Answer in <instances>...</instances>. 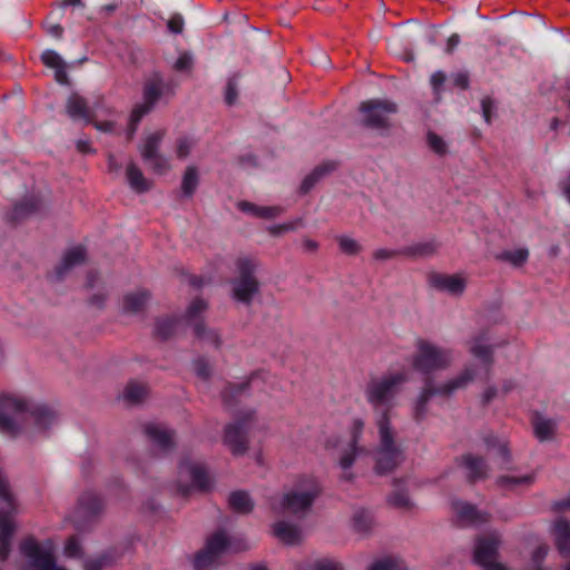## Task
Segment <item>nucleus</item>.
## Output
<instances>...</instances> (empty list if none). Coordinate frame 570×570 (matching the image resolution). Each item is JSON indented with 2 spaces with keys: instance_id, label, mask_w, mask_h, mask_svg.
I'll return each mask as SVG.
<instances>
[{
  "instance_id": "nucleus-6",
  "label": "nucleus",
  "mask_w": 570,
  "mask_h": 570,
  "mask_svg": "<svg viewBox=\"0 0 570 570\" xmlns=\"http://www.w3.org/2000/svg\"><path fill=\"white\" fill-rule=\"evenodd\" d=\"M322 491V485L316 478L303 475L296 481L293 489L284 493L282 508L292 514L305 515Z\"/></svg>"
},
{
  "instance_id": "nucleus-63",
  "label": "nucleus",
  "mask_w": 570,
  "mask_h": 570,
  "mask_svg": "<svg viewBox=\"0 0 570 570\" xmlns=\"http://www.w3.org/2000/svg\"><path fill=\"white\" fill-rule=\"evenodd\" d=\"M445 80H446V76L443 71H435L434 73H432L431 86H432L434 92H436V94L440 92Z\"/></svg>"
},
{
  "instance_id": "nucleus-28",
  "label": "nucleus",
  "mask_w": 570,
  "mask_h": 570,
  "mask_svg": "<svg viewBox=\"0 0 570 570\" xmlns=\"http://www.w3.org/2000/svg\"><path fill=\"white\" fill-rule=\"evenodd\" d=\"M532 425L534 435L540 442H546L553 439L557 429V422L554 420L546 419L540 414H535L532 420Z\"/></svg>"
},
{
  "instance_id": "nucleus-2",
  "label": "nucleus",
  "mask_w": 570,
  "mask_h": 570,
  "mask_svg": "<svg viewBox=\"0 0 570 570\" xmlns=\"http://www.w3.org/2000/svg\"><path fill=\"white\" fill-rule=\"evenodd\" d=\"M56 421V412L48 405L36 403L18 394H0V431L11 436L38 433Z\"/></svg>"
},
{
  "instance_id": "nucleus-22",
  "label": "nucleus",
  "mask_w": 570,
  "mask_h": 570,
  "mask_svg": "<svg viewBox=\"0 0 570 570\" xmlns=\"http://www.w3.org/2000/svg\"><path fill=\"white\" fill-rule=\"evenodd\" d=\"M40 209V199L36 196H29L14 204L13 208L7 214V219L13 224H18L38 214Z\"/></svg>"
},
{
  "instance_id": "nucleus-24",
  "label": "nucleus",
  "mask_w": 570,
  "mask_h": 570,
  "mask_svg": "<svg viewBox=\"0 0 570 570\" xmlns=\"http://www.w3.org/2000/svg\"><path fill=\"white\" fill-rule=\"evenodd\" d=\"M556 547L563 558L570 557V522L558 519L552 528Z\"/></svg>"
},
{
  "instance_id": "nucleus-9",
  "label": "nucleus",
  "mask_w": 570,
  "mask_h": 570,
  "mask_svg": "<svg viewBox=\"0 0 570 570\" xmlns=\"http://www.w3.org/2000/svg\"><path fill=\"white\" fill-rule=\"evenodd\" d=\"M0 561H6L11 552L14 525L11 518L17 513V500L9 485L0 479Z\"/></svg>"
},
{
  "instance_id": "nucleus-41",
  "label": "nucleus",
  "mask_w": 570,
  "mask_h": 570,
  "mask_svg": "<svg viewBox=\"0 0 570 570\" xmlns=\"http://www.w3.org/2000/svg\"><path fill=\"white\" fill-rule=\"evenodd\" d=\"M495 258L501 262L510 263L515 267L522 266L529 258V250L527 248H518L514 250H503L499 253Z\"/></svg>"
},
{
  "instance_id": "nucleus-17",
  "label": "nucleus",
  "mask_w": 570,
  "mask_h": 570,
  "mask_svg": "<svg viewBox=\"0 0 570 570\" xmlns=\"http://www.w3.org/2000/svg\"><path fill=\"white\" fill-rule=\"evenodd\" d=\"M452 509L458 521L463 525H478L489 520L488 513L479 511L473 504L461 500H454Z\"/></svg>"
},
{
  "instance_id": "nucleus-26",
  "label": "nucleus",
  "mask_w": 570,
  "mask_h": 570,
  "mask_svg": "<svg viewBox=\"0 0 570 570\" xmlns=\"http://www.w3.org/2000/svg\"><path fill=\"white\" fill-rule=\"evenodd\" d=\"M149 298L150 294L146 289L128 293L122 298V309L125 313L129 314L139 313L144 309Z\"/></svg>"
},
{
  "instance_id": "nucleus-37",
  "label": "nucleus",
  "mask_w": 570,
  "mask_h": 570,
  "mask_svg": "<svg viewBox=\"0 0 570 570\" xmlns=\"http://www.w3.org/2000/svg\"><path fill=\"white\" fill-rule=\"evenodd\" d=\"M118 558L116 550H107L95 558L87 559L83 562L85 570H101L105 567L111 566Z\"/></svg>"
},
{
  "instance_id": "nucleus-56",
  "label": "nucleus",
  "mask_w": 570,
  "mask_h": 570,
  "mask_svg": "<svg viewBox=\"0 0 570 570\" xmlns=\"http://www.w3.org/2000/svg\"><path fill=\"white\" fill-rule=\"evenodd\" d=\"M238 97L237 83L234 78H229L225 89V102L232 106L236 102Z\"/></svg>"
},
{
  "instance_id": "nucleus-34",
  "label": "nucleus",
  "mask_w": 570,
  "mask_h": 570,
  "mask_svg": "<svg viewBox=\"0 0 570 570\" xmlns=\"http://www.w3.org/2000/svg\"><path fill=\"white\" fill-rule=\"evenodd\" d=\"M127 180L131 189L136 193H146L150 189V184L145 178L142 171L137 167L136 164L129 163L126 169Z\"/></svg>"
},
{
  "instance_id": "nucleus-45",
  "label": "nucleus",
  "mask_w": 570,
  "mask_h": 570,
  "mask_svg": "<svg viewBox=\"0 0 570 570\" xmlns=\"http://www.w3.org/2000/svg\"><path fill=\"white\" fill-rule=\"evenodd\" d=\"M367 570H406V566L399 558L387 557L373 562Z\"/></svg>"
},
{
  "instance_id": "nucleus-55",
  "label": "nucleus",
  "mask_w": 570,
  "mask_h": 570,
  "mask_svg": "<svg viewBox=\"0 0 570 570\" xmlns=\"http://www.w3.org/2000/svg\"><path fill=\"white\" fill-rule=\"evenodd\" d=\"M185 27L184 17L180 13H174L167 21V28L169 32L179 35L183 32Z\"/></svg>"
},
{
  "instance_id": "nucleus-50",
  "label": "nucleus",
  "mask_w": 570,
  "mask_h": 570,
  "mask_svg": "<svg viewBox=\"0 0 570 570\" xmlns=\"http://www.w3.org/2000/svg\"><path fill=\"white\" fill-rule=\"evenodd\" d=\"M304 225L302 218H296L292 222L271 226L268 233L272 236H279L283 233L294 232Z\"/></svg>"
},
{
  "instance_id": "nucleus-47",
  "label": "nucleus",
  "mask_w": 570,
  "mask_h": 570,
  "mask_svg": "<svg viewBox=\"0 0 570 570\" xmlns=\"http://www.w3.org/2000/svg\"><path fill=\"white\" fill-rule=\"evenodd\" d=\"M354 529L358 532H367L372 525V515L366 510L356 511L353 517Z\"/></svg>"
},
{
  "instance_id": "nucleus-5",
  "label": "nucleus",
  "mask_w": 570,
  "mask_h": 570,
  "mask_svg": "<svg viewBox=\"0 0 570 570\" xmlns=\"http://www.w3.org/2000/svg\"><path fill=\"white\" fill-rule=\"evenodd\" d=\"M475 372L472 366L465 367L458 376L448 382L434 386L431 377H426L424 387L419 394L413 405V419L416 423H421L428 414V404L435 395L449 396L460 389H464L474 380Z\"/></svg>"
},
{
  "instance_id": "nucleus-53",
  "label": "nucleus",
  "mask_w": 570,
  "mask_h": 570,
  "mask_svg": "<svg viewBox=\"0 0 570 570\" xmlns=\"http://www.w3.org/2000/svg\"><path fill=\"white\" fill-rule=\"evenodd\" d=\"M337 240L341 250L347 255H356L361 250L360 244L353 238L341 236Z\"/></svg>"
},
{
  "instance_id": "nucleus-36",
  "label": "nucleus",
  "mask_w": 570,
  "mask_h": 570,
  "mask_svg": "<svg viewBox=\"0 0 570 570\" xmlns=\"http://www.w3.org/2000/svg\"><path fill=\"white\" fill-rule=\"evenodd\" d=\"M194 334L199 341L213 345L215 348H219L222 345V338L216 330L207 328L204 322H196L194 324Z\"/></svg>"
},
{
  "instance_id": "nucleus-32",
  "label": "nucleus",
  "mask_w": 570,
  "mask_h": 570,
  "mask_svg": "<svg viewBox=\"0 0 570 570\" xmlns=\"http://www.w3.org/2000/svg\"><path fill=\"white\" fill-rule=\"evenodd\" d=\"M71 274V248H66L61 262L56 265L53 271L48 275L50 283L57 286L66 281Z\"/></svg>"
},
{
  "instance_id": "nucleus-19",
  "label": "nucleus",
  "mask_w": 570,
  "mask_h": 570,
  "mask_svg": "<svg viewBox=\"0 0 570 570\" xmlns=\"http://www.w3.org/2000/svg\"><path fill=\"white\" fill-rule=\"evenodd\" d=\"M180 473H188L191 487L205 491L210 487V478L204 464L194 463L189 459H183L179 464Z\"/></svg>"
},
{
  "instance_id": "nucleus-60",
  "label": "nucleus",
  "mask_w": 570,
  "mask_h": 570,
  "mask_svg": "<svg viewBox=\"0 0 570 570\" xmlns=\"http://www.w3.org/2000/svg\"><path fill=\"white\" fill-rule=\"evenodd\" d=\"M401 255H402V249L380 248L373 253V257L377 261H386V259L395 258Z\"/></svg>"
},
{
  "instance_id": "nucleus-13",
  "label": "nucleus",
  "mask_w": 570,
  "mask_h": 570,
  "mask_svg": "<svg viewBox=\"0 0 570 570\" xmlns=\"http://www.w3.org/2000/svg\"><path fill=\"white\" fill-rule=\"evenodd\" d=\"M164 136L165 132L163 130L151 132L145 137L139 146L142 160L158 175L165 174L170 168L167 157L159 151Z\"/></svg>"
},
{
  "instance_id": "nucleus-54",
  "label": "nucleus",
  "mask_w": 570,
  "mask_h": 570,
  "mask_svg": "<svg viewBox=\"0 0 570 570\" xmlns=\"http://www.w3.org/2000/svg\"><path fill=\"white\" fill-rule=\"evenodd\" d=\"M549 548L547 546H539L533 552H532V566L529 570H544L542 567V562L544 561L547 554H548Z\"/></svg>"
},
{
  "instance_id": "nucleus-40",
  "label": "nucleus",
  "mask_w": 570,
  "mask_h": 570,
  "mask_svg": "<svg viewBox=\"0 0 570 570\" xmlns=\"http://www.w3.org/2000/svg\"><path fill=\"white\" fill-rule=\"evenodd\" d=\"M470 352L473 356L479 358L484 365L487 377L489 376L492 363H493V350L489 345H482L478 341H475L471 347Z\"/></svg>"
},
{
  "instance_id": "nucleus-49",
  "label": "nucleus",
  "mask_w": 570,
  "mask_h": 570,
  "mask_svg": "<svg viewBox=\"0 0 570 570\" xmlns=\"http://www.w3.org/2000/svg\"><path fill=\"white\" fill-rule=\"evenodd\" d=\"M206 309L207 303L203 298L197 297L193 299L189 306L187 307L185 318L188 322H191L196 320L200 314H203Z\"/></svg>"
},
{
  "instance_id": "nucleus-31",
  "label": "nucleus",
  "mask_w": 570,
  "mask_h": 570,
  "mask_svg": "<svg viewBox=\"0 0 570 570\" xmlns=\"http://www.w3.org/2000/svg\"><path fill=\"white\" fill-rule=\"evenodd\" d=\"M405 480H394V490L389 495V503L397 509L411 510L413 502L411 501L407 490L404 488Z\"/></svg>"
},
{
  "instance_id": "nucleus-23",
  "label": "nucleus",
  "mask_w": 570,
  "mask_h": 570,
  "mask_svg": "<svg viewBox=\"0 0 570 570\" xmlns=\"http://www.w3.org/2000/svg\"><path fill=\"white\" fill-rule=\"evenodd\" d=\"M71 6V0H61L57 4L56 8H53L46 20L43 21V28L48 36L55 39H60L63 35V28L60 24V19L63 16L65 9Z\"/></svg>"
},
{
  "instance_id": "nucleus-39",
  "label": "nucleus",
  "mask_w": 570,
  "mask_h": 570,
  "mask_svg": "<svg viewBox=\"0 0 570 570\" xmlns=\"http://www.w3.org/2000/svg\"><path fill=\"white\" fill-rule=\"evenodd\" d=\"M229 549V540L223 531L215 532L208 540L205 547L206 551L215 554L217 558Z\"/></svg>"
},
{
  "instance_id": "nucleus-51",
  "label": "nucleus",
  "mask_w": 570,
  "mask_h": 570,
  "mask_svg": "<svg viewBox=\"0 0 570 570\" xmlns=\"http://www.w3.org/2000/svg\"><path fill=\"white\" fill-rule=\"evenodd\" d=\"M193 367L196 375L204 380L208 381L212 376V366L209 362L205 357H198L193 362Z\"/></svg>"
},
{
  "instance_id": "nucleus-25",
  "label": "nucleus",
  "mask_w": 570,
  "mask_h": 570,
  "mask_svg": "<svg viewBox=\"0 0 570 570\" xmlns=\"http://www.w3.org/2000/svg\"><path fill=\"white\" fill-rule=\"evenodd\" d=\"M482 440L488 451H495L497 455L501 459L502 464L510 463L511 453L505 440L500 439L492 432L485 433Z\"/></svg>"
},
{
  "instance_id": "nucleus-52",
  "label": "nucleus",
  "mask_w": 570,
  "mask_h": 570,
  "mask_svg": "<svg viewBox=\"0 0 570 570\" xmlns=\"http://www.w3.org/2000/svg\"><path fill=\"white\" fill-rule=\"evenodd\" d=\"M428 145L431 150H433L436 155L443 156L448 151V147L443 138L435 132L430 131L428 134Z\"/></svg>"
},
{
  "instance_id": "nucleus-29",
  "label": "nucleus",
  "mask_w": 570,
  "mask_h": 570,
  "mask_svg": "<svg viewBox=\"0 0 570 570\" xmlns=\"http://www.w3.org/2000/svg\"><path fill=\"white\" fill-rule=\"evenodd\" d=\"M273 533L286 544H295L301 539V530L298 527L286 521L275 522L273 525Z\"/></svg>"
},
{
  "instance_id": "nucleus-18",
  "label": "nucleus",
  "mask_w": 570,
  "mask_h": 570,
  "mask_svg": "<svg viewBox=\"0 0 570 570\" xmlns=\"http://www.w3.org/2000/svg\"><path fill=\"white\" fill-rule=\"evenodd\" d=\"M460 464L465 469L466 478L470 483L488 478L489 465L483 456L468 453L461 456Z\"/></svg>"
},
{
  "instance_id": "nucleus-8",
  "label": "nucleus",
  "mask_w": 570,
  "mask_h": 570,
  "mask_svg": "<svg viewBox=\"0 0 570 570\" xmlns=\"http://www.w3.org/2000/svg\"><path fill=\"white\" fill-rule=\"evenodd\" d=\"M415 346L412 366L424 375L429 376L435 371L446 368L452 363V353L448 348L436 346L423 338H419Z\"/></svg>"
},
{
  "instance_id": "nucleus-12",
  "label": "nucleus",
  "mask_w": 570,
  "mask_h": 570,
  "mask_svg": "<svg viewBox=\"0 0 570 570\" xmlns=\"http://www.w3.org/2000/svg\"><path fill=\"white\" fill-rule=\"evenodd\" d=\"M254 412L249 411L242 414L235 422L225 428L224 443L229 448L234 455H243L248 449V431Z\"/></svg>"
},
{
  "instance_id": "nucleus-20",
  "label": "nucleus",
  "mask_w": 570,
  "mask_h": 570,
  "mask_svg": "<svg viewBox=\"0 0 570 570\" xmlns=\"http://www.w3.org/2000/svg\"><path fill=\"white\" fill-rule=\"evenodd\" d=\"M429 283L432 287L448 292L451 295H461L465 289V281L459 275H445L433 273L429 276Z\"/></svg>"
},
{
  "instance_id": "nucleus-11",
  "label": "nucleus",
  "mask_w": 570,
  "mask_h": 570,
  "mask_svg": "<svg viewBox=\"0 0 570 570\" xmlns=\"http://www.w3.org/2000/svg\"><path fill=\"white\" fill-rule=\"evenodd\" d=\"M105 509V499L95 491L83 492L73 511V529L83 531L89 529L101 517Z\"/></svg>"
},
{
  "instance_id": "nucleus-3",
  "label": "nucleus",
  "mask_w": 570,
  "mask_h": 570,
  "mask_svg": "<svg viewBox=\"0 0 570 570\" xmlns=\"http://www.w3.org/2000/svg\"><path fill=\"white\" fill-rule=\"evenodd\" d=\"M174 79H166L160 72H153L144 82L142 102L137 104L129 117L128 138L131 139L141 119L149 114L161 97L174 95Z\"/></svg>"
},
{
  "instance_id": "nucleus-58",
  "label": "nucleus",
  "mask_w": 570,
  "mask_h": 570,
  "mask_svg": "<svg viewBox=\"0 0 570 570\" xmlns=\"http://www.w3.org/2000/svg\"><path fill=\"white\" fill-rule=\"evenodd\" d=\"M284 213V208L281 206H261L258 218H275Z\"/></svg>"
},
{
  "instance_id": "nucleus-59",
  "label": "nucleus",
  "mask_w": 570,
  "mask_h": 570,
  "mask_svg": "<svg viewBox=\"0 0 570 570\" xmlns=\"http://www.w3.org/2000/svg\"><path fill=\"white\" fill-rule=\"evenodd\" d=\"M193 65V58L188 52H184L179 55L177 60L174 63V68L177 71H186L191 68Z\"/></svg>"
},
{
  "instance_id": "nucleus-43",
  "label": "nucleus",
  "mask_w": 570,
  "mask_h": 570,
  "mask_svg": "<svg viewBox=\"0 0 570 570\" xmlns=\"http://www.w3.org/2000/svg\"><path fill=\"white\" fill-rule=\"evenodd\" d=\"M435 252V244L433 242L417 243L402 248V255L410 257H424L432 255Z\"/></svg>"
},
{
  "instance_id": "nucleus-4",
  "label": "nucleus",
  "mask_w": 570,
  "mask_h": 570,
  "mask_svg": "<svg viewBox=\"0 0 570 570\" xmlns=\"http://www.w3.org/2000/svg\"><path fill=\"white\" fill-rule=\"evenodd\" d=\"M237 276L230 279L232 297L237 303L250 306L261 292V283L256 277L259 263L255 257L240 256L235 262Z\"/></svg>"
},
{
  "instance_id": "nucleus-30",
  "label": "nucleus",
  "mask_w": 570,
  "mask_h": 570,
  "mask_svg": "<svg viewBox=\"0 0 570 570\" xmlns=\"http://www.w3.org/2000/svg\"><path fill=\"white\" fill-rule=\"evenodd\" d=\"M336 168L335 161L324 163L313 169L301 184V193L307 194L326 174L333 171Z\"/></svg>"
},
{
  "instance_id": "nucleus-27",
  "label": "nucleus",
  "mask_w": 570,
  "mask_h": 570,
  "mask_svg": "<svg viewBox=\"0 0 570 570\" xmlns=\"http://www.w3.org/2000/svg\"><path fill=\"white\" fill-rule=\"evenodd\" d=\"M180 324V318L177 316L158 317L155 323L154 334L161 341H167L173 337Z\"/></svg>"
},
{
  "instance_id": "nucleus-44",
  "label": "nucleus",
  "mask_w": 570,
  "mask_h": 570,
  "mask_svg": "<svg viewBox=\"0 0 570 570\" xmlns=\"http://www.w3.org/2000/svg\"><path fill=\"white\" fill-rule=\"evenodd\" d=\"M147 394V389L144 384L138 382H129L125 389L124 396L130 403H138L144 400Z\"/></svg>"
},
{
  "instance_id": "nucleus-21",
  "label": "nucleus",
  "mask_w": 570,
  "mask_h": 570,
  "mask_svg": "<svg viewBox=\"0 0 570 570\" xmlns=\"http://www.w3.org/2000/svg\"><path fill=\"white\" fill-rule=\"evenodd\" d=\"M364 430V422L361 419H355L351 428V442L350 449L343 453L340 460V465L343 470L350 469L356 459V455L362 452V448L358 446V442L362 438Z\"/></svg>"
},
{
  "instance_id": "nucleus-62",
  "label": "nucleus",
  "mask_w": 570,
  "mask_h": 570,
  "mask_svg": "<svg viewBox=\"0 0 570 570\" xmlns=\"http://www.w3.org/2000/svg\"><path fill=\"white\" fill-rule=\"evenodd\" d=\"M237 207L240 212L252 215L254 217H258L259 215V207L258 205H255L247 200H242L237 204Z\"/></svg>"
},
{
  "instance_id": "nucleus-61",
  "label": "nucleus",
  "mask_w": 570,
  "mask_h": 570,
  "mask_svg": "<svg viewBox=\"0 0 570 570\" xmlns=\"http://www.w3.org/2000/svg\"><path fill=\"white\" fill-rule=\"evenodd\" d=\"M482 116L487 124H491L493 112V101L490 97H484L481 100Z\"/></svg>"
},
{
  "instance_id": "nucleus-46",
  "label": "nucleus",
  "mask_w": 570,
  "mask_h": 570,
  "mask_svg": "<svg viewBox=\"0 0 570 570\" xmlns=\"http://www.w3.org/2000/svg\"><path fill=\"white\" fill-rule=\"evenodd\" d=\"M75 117L83 118L87 124L92 122L95 118V115L87 105V101L76 94H73V118Z\"/></svg>"
},
{
  "instance_id": "nucleus-57",
  "label": "nucleus",
  "mask_w": 570,
  "mask_h": 570,
  "mask_svg": "<svg viewBox=\"0 0 570 570\" xmlns=\"http://www.w3.org/2000/svg\"><path fill=\"white\" fill-rule=\"evenodd\" d=\"M193 140L188 137H181L177 140L176 154L178 158H186L193 148Z\"/></svg>"
},
{
  "instance_id": "nucleus-14",
  "label": "nucleus",
  "mask_w": 570,
  "mask_h": 570,
  "mask_svg": "<svg viewBox=\"0 0 570 570\" xmlns=\"http://www.w3.org/2000/svg\"><path fill=\"white\" fill-rule=\"evenodd\" d=\"M42 65L52 72L55 81L60 86H69V65L63 57L53 49H46L40 55Z\"/></svg>"
},
{
  "instance_id": "nucleus-42",
  "label": "nucleus",
  "mask_w": 570,
  "mask_h": 570,
  "mask_svg": "<svg viewBox=\"0 0 570 570\" xmlns=\"http://www.w3.org/2000/svg\"><path fill=\"white\" fill-rule=\"evenodd\" d=\"M534 474H525L521 476L501 475L497 479V484L502 488L517 489L521 485L533 483Z\"/></svg>"
},
{
  "instance_id": "nucleus-7",
  "label": "nucleus",
  "mask_w": 570,
  "mask_h": 570,
  "mask_svg": "<svg viewBox=\"0 0 570 570\" xmlns=\"http://www.w3.org/2000/svg\"><path fill=\"white\" fill-rule=\"evenodd\" d=\"M358 111L361 126L386 136L392 127L391 117L397 112V105L389 99H368L360 104Z\"/></svg>"
},
{
  "instance_id": "nucleus-15",
  "label": "nucleus",
  "mask_w": 570,
  "mask_h": 570,
  "mask_svg": "<svg viewBox=\"0 0 570 570\" xmlns=\"http://www.w3.org/2000/svg\"><path fill=\"white\" fill-rule=\"evenodd\" d=\"M500 546V537L498 533L479 537L475 541L474 562L479 566L488 564L495 561L498 549Z\"/></svg>"
},
{
  "instance_id": "nucleus-16",
  "label": "nucleus",
  "mask_w": 570,
  "mask_h": 570,
  "mask_svg": "<svg viewBox=\"0 0 570 570\" xmlns=\"http://www.w3.org/2000/svg\"><path fill=\"white\" fill-rule=\"evenodd\" d=\"M145 433L150 442L161 452L168 453L175 448V431L157 423L145 426Z\"/></svg>"
},
{
  "instance_id": "nucleus-33",
  "label": "nucleus",
  "mask_w": 570,
  "mask_h": 570,
  "mask_svg": "<svg viewBox=\"0 0 570 570\" xmlns=\"http://www.w3.org/2000/svg\"><path fill=\"white\" fill-rule=\"evenodd\" d=\"M228 504L233 511L242 514H248L254 509V502L246 491H234L228 497Z\"/></svg>"
},
{
  "instance_id": "nucleus-64",
  "label": "nucleus",
  "mask_w": 570,
  "mask_h": 570,
  "mask_svg": "<svg viewBox=\"0 0 570 570\" xmlns=\"http://www.w3.org/2000/svg\"><path fill=\"white\" fill-rule=\"evenodd\" d=\"M315 570H344L340 562L333 560H320L315 563Z\"/></svg>"
},
{
  "instance_id": "nucleus-10",
  "label": "nucleus",
  "mask_w": 570,
  "mask_h": 570,
  "mask_svg": "<svg viewBox=\"0 0 570 570\" xmlns=\"http://www.w3.org/2000/svg\"><path fill=\"white\" fill-rule=\"evenodd\" d=\"M20 552L28 559L32 569L65 570L56 562L55 544L51 540L39 542L33 537L26 538L20 543Z\"/></svg>"
},
{
  "instance_id": "nucleus-48",
  "label": "nucleus",
  "mask_w": 570,
  "mask_h": 570,
  "mask_svg": "<svg viewBox=\"0 0 570 570\" xmlns=\"http://www.w3.org/2000/svg\"><path fill=\"white\" fill-rule=\"evenodd\" d=\"M217 557L205 549L199 551L194 559L195 570H206L217 562Z\"/></svg>"
},
{
  "instance_id": "nucleus-38",
  "label": "nucleus",
  "mask_w": 570,
  "mask_h": 570,
  "mask_svg": "<svg viewBox=\"0 0 570 570\" xmlns=\"http://www.w3.org/2000/svg\"><path fill=\"white\" fill-rule=\"evenodd\" d=\"M199 185V175L195 166H188L181 179V191L185 197H191Z\"/></svg>"
},
{
  "instance_id": "nucleus-1",
  "label": "nucleus",
  "mask_w": 570,
  "mask_h": 570,
  "mask_svg": "<svg viewBox=\"0 0 570 570\" xmlns=\"http://www.w3.org/2000/svg\"><path fill=\"white\" fill-rule=\"evenodd\" d=\"M407 381L403 371L372 377L365 387V399L377 413L376 425L380 442L375 451V471L377 474L392 472L404 460V450L395 440L390 412L402 385Z\"/></svg>"
},
{
  "instance_id": "nucleus-35",
  "label": "nucleus",
  "mask_w": 570,
  "mask_h": 570,
  "mask_svg": "<svg viewBox=\"0 0 570 570\" xmlns=\"http://www.w3.org/2000/svg\"><path fill=\"white\" fill-rule=\"evenodd\" d=\"M258 376L257 373H254L246 381L239 384L228 383L222 393L223 401L226 406H232L234 399L243 394L249 385L256 380Z\"/></svg>"
}]
</instances>
